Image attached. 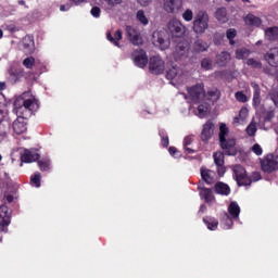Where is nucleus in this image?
Masks as SVG:
<instances>
[{"label": "nucleus", "instance_id": "1", "mask_svg": "<svg viewBox=\"0 0 278 278\" xmlns=\"http://www.w3.org/2000/svg\"><path fill=\"white\" fill-rule=\"evenodd\" d=\"M39 103L36 99H24L20 96L18 99L14 101V110L17 113V118L13 121L14 134L22 135L27 130L26 116L38 111Z\"/></svg>", "mask_w": 278, "mask_h": 278}, {"label": "nucleus", "instance_id": "2", "mask_svg": "<svg viewBox=\"0 0 278 278\" xmlns=\"http://www.w3.org/2000/svg\"><path fill=\"white\" fill-rule=\"evenodd\" d=\"M229 136V128L226 124L219 126V143L226 155H237L236 139L227 138Z\"/></svg>", "mask_w": 278, "mask_h": 278}, {"label": "nucleus", "instance_id": "3", "mask_svg": "<svg viewBox=\"0 0 278 278\" xmlns=\"http://www.w3.org/2000/svg\"><path fill=\"white\" fill-rule=\"evenodd\" d=\"M192 28L195 34H205L207 31V28H210V14L207 11H198V14L193 18Z\"/></svg>", "mask_w": 278, "mask_h": 278}, {"label": "nucleus", "instance_id": "4", "mask_svg": "<svg viewBox=\"0 0 278 278\" xmlns=\"http://www.w3.org/2000/svg\"><path fill=\"white\" fill-rule=\"evenodd\" d=\"M232 177L237 180V186H252V178L249 176V173L243 165H233Z\"/></svg>", "mask_w": 278, "mask_h": 278}, {"label": "nucleus", "instance_id": "5", "mask_svg": "<svg viewBox=\"0 0 278 278\" xmlns=\"http://www.w3.org/2000/svg\"><path fill=\"white\" fill-rule=\"evenodd\" d=\"M187 91L193 103H201L206 97L204 84H195L194 86H189Z\"/></svg>", "mask_w": 278, "mask_h": 278}, {"label": "nucleus", "instance_id": "6", "mask_svg": "<svg viewBox=\"0 0 278 278\" xmlns=\"http://www.w3.org/2000/svg\"><path fill=\"white\" fill-rule=\"evenodd\" d=\"M12 211L9 205H0V231L8 232V226L11 223Z\"/></svg>", "mask_w": 278, "mask_h": 278}, {"label": "nucleus", "instance_id": "7", "mask_svg": "<svg viewBox=\"0 0 278 278\" xmlns=\"http://www.w3.org/2000/svg\"><path fill=\"white\" fill-rule=\"evenodd\" d=\"M149 70L154 75L159 76L160 73L165 71V61L161 56H151L149 61Z\"/></svg>", "mask_w": 278, "mask_h": 278}, {"label": "nucleus", "instance_id": "8", "mask_svg": "<svg viewBox=\"0 0 278 278\" xmlns=\"http://www.w3.org/2000/svg\"><path fill=\"white\" fill-rule=\"evenodd\" d=\"M126 36L128 38V41H130V43H132L134 46H142V36L140 31H138V28H136L135 26H126Z\"/></svg>", "mask_w": 278, "mask_h": 278}, {"label": "nucleus", "instance_id": "9", "mask_svg": "<svg viewBox=\"0 0 278 278\" xmlns=\"http://www.w3.org/2000/svg\"><path fill=\"white\" fill-rule=\"evenodd\" d=\"M262 169L265 173H273L278 170V155H266V159L262 161Z\"/></svg>", "mask_w": 278, "mask_h": 278}, {"label": "nucleus", "instance_id": "10", "mask_svg": "<svg viewBox=\"0 0 278 278\" xmlns=\"http://www.w3.org/2000/svg\"><path fill=\"white\" fill-rule=\"evenodd\" d=\"M131 56L134 63L136 64V66H139V68H144L149 63L148 54L147 51H144V49L132 51Z\"/></svg>", "mask_w": 278, "mask_h": 278}, {"label": "nucleus", "instance_id": "11", "mask_svg": "<svg viewBox=\"0 0 278 278\" xmlns=\"http://www.w3.org/2000/svg\"><path fill=\"white\" fill-rule=\"evenodd\" d=\"M169 31L173 36L181 37L186 34V26H184L182 22H179V18H172L168 23Z\"/></svg>", "mask_w": 278, "mask_h": 278}, {"label": "nucleus", "instance_id": "12", "mask_svg": "<svg viewBox=\"0 0 278 278\" xmlns=\"http://www.w3.org/2000/svg\"><path fill=\"white\" fill-rule=\"evenodd\" d=\"M22 49L26 55L35 53V36L27 34L22 40Z\"/></svg>", "mask_w": 278, "mask_h": 278}, {"label": "nucleus", "instance_id": "13", "mask_svg": "<svg viewBox=\"0 0 278 278\" xmlns=\"http://www.w3.org/2000/svg\"><path fill=\"white\" fill-rule=\"evenodd\" d=\"M198 190H200V198H202L205 203H214L216 198L214 195L212 188H205L204 182H199Z\"/></svg>", "mask_w": 278, "mask_h": 278}, {"label": "nucleus", "instance_id": "14", "mask_svg": "<svg viewBox=\"0 0 278 278\" xmlns=\"http://www.w3.org/2000/svg\"><path fill=\"white\" fill-rule=\"evenodd\" d=\"M213 160L215 165L217 166L218 175H225L226 173V165H225V153L222 151H216L213 153Z\"/></svg>", "mask_w": 278, "mask_h": 278}, {"label": "nucleus", "instance_id": "15", "mask_svg": "<svg viewBox=\"0 0 278 278\" xmlns=\"http://www.w3.org/2000/svg\"><path fill=\"white\" fill-rule=\"evenodd\" d=\"M214 136V124L213 121H206V124L203 125L201 130V140L204 143H207L211 138Z\"/></svg>", "mask_w": 278, "mask_h": 278}, {"label": "nucleus", "instance_id": "16", "mask_svg": "<svg viewBox=\"0 0 278 278\" xmlns=\"http://www.w3.org/2000/svg\"><path fill=\"white\" fill-rule=\"evenodd\" d=\"M182 8V0H164L163 9L167 11V14H175L176 11Z\"/></svg>", "mask_w": 278, "mask_h": 278}, {"label": "nucleus", "instance_id": "17", "mask_svg": "<svg viewBox=\"0 0 278 278\" xmlns=\"http://www.w3.org/2000/svg\"><path fill=\"white\" fill-rule=\"evenodd\" d=\"M25 76V71L22 67H12L9 68V78L13 84H17L18 80H22Z\"/></svg>", "mask_w": 278, "mask_h": 278}, {"label": "nucleus", "instance_id": "18", "mask_svg": "<svg viewBox=\"0 0 278 278\" xmlns=\"http://www.w3.org/2000/svg\"><path fill=\"white\" fill-rule=\"evenodd\" d=\"M214 16L219 24H227L229 21V14L226 7H218L214 13Z\"/></svg>", "mask_w": 278, "mask_h": 278}, {"label": "nucleus", "instance_id": "19", "mask_svg": "<svg viewBox=\"0 0 278 278\" xmlns=\"http://www.w3.org/2000/svg\"><path fill=\"white\" fill-rule=\"evenodd\" d=\"M214 190L218 195H230L231 192V188L228 186V182H224L223 180L215 182Z\"/></svg>", "mask_w": 278, "mask_h": 278}, {"label": "nucleus", "instance_id": "20", "mask_svg": "<svg viewBox=\"0 0 278 278\" xmlns=\"http://www.w3.org/2000/svg\"><path fill=\"white\" fill-rule=\"evenodd\" d=\"M243 21L247 26L260 27L263 24V18L255 16L254 14H247V16L243 17Z\"/></svg>", "mask_w": 278, "mask_h": 278}, {"label": "nucleus", "instance_id": "21", "mask_svg": "<svg viewBox=\"0 0 278 278\" xmlns=\"http://www.w3.org/2000/svg\"><path fill=\"white\" fill-rule=\"evenodd\" d=\"M228 213L231 216V220H233V219L237 220L241 213V207H240L239 203H237L236 201H232L228 205Z\"/></svg>", "mask_w": 278, "mask_h": 278}, {"label": "nucleus", "instance_id": "22", "mask_svg": "<svg viewBox=\"0 0 278 278\" xmlns=\"http://www.w3.org/2000/svg\"><path fill=\"white\" fill-rule=\"evenodd\" d=\"M265 38H267V41H278V26L265 28Z\"/></svg>", "mask_w": 278, "mask_h": 278}, {"label": "nucleus", "instance_id": "23", "mask_svg": "<svg viewBox=\"0 0 278 278\" xmlns=\"http://www.w3.org/2000/svg\"><path fill=\"white\" fill-rule=\"evenodd\" d=\"M108 41H111V43H114V46L121 47L119 41L123 38V31L122 28H117V31H115L114 36H112L111 31H108L106 34Z\"/></svg>", "mask_w": 278, "mask_h": 278}, {"label": "nucleus", "instance_id": "24", "mask_svg": "<svg viewBox=\"0 0 278 278\" xmlns=\"http://www.w3.org/2000/svg\"><path fill=\"white\" fill-rule=\"evenodd\" d=\"M253 88V105H260L262 103V90L258 84H251Z\"/></svg>", "mask_w": 278, "mask_h": 278}, {"label": "nucleus", "instance_id": "25", "mask_svg": "<svg viewBox=\"0 0 278 278\" xmlns=\"http://www.w3.org/2000/svg\"><path fill=\"white\" fill-rule=\"evenodd\" d=\"M207 49H210V43H207V41H203V39H197L193 43V51L197 53L207 51Z\"/></svg>", "mask_w": 278, "mask_h": 278}, {"label": "nucleus", "instance_id": "26", "mask_svg": "<svg viewBox=\"0 0 278 278\" xmlns=\"http://www.w3.org/2000/svg\"><path fill=\"white\" fill-rule=\"evenodd\" d=\"M40 157L39 153H31V151H25L22 155H21V160L24 163H33L34 161H38Z\"/></svg>", "mask_w": 278, "mask_h": 278}, {"label": "nucleus", "instance_id": "27", "mask_svg": "<svg viewBox=\"0 0 278 278\" xmlns=\"http://www.w3.org/2000/svg\"><path fill=\"white\" fill-rule=\"evenodd\" d=\"M265 60L269 63V66L278 67V51L276 53L267 51L265 53Z\"/></svg>", "mask_w": 278, "mask_h": 278}, {"label": "nucleus", "instance_id": "28", "mask_svg": "<svg viewBox=\"0 0 278 278\" xmlns=\"http://www.w3.org/2000/svg\"><path fill=\"white\" fill-rule=\"evenodd\" d=\"M203 223H205L208 230H217L219 225V220H217V218L211 217V215H206L205 218H203Z\"/></svg>", "mask_w": 278, "mask_h": 278}, {"label": "nucleus", "instance_id": "29", "mask_svg": "<svg viewBox=\"0 0 278 278\" xmlns=\"http://www.w3.org/2000/svg\"><path fill=\"white\" fill-rule=\"evenodd\" d=\"M201 175L202 180L208 184V186H212V184L215 181L214 176H212V170L207 168H201Z\"/></svg>", "mask_w": 278, "mask_h": 278}, {"label": "nucleus", "instance_id": "30", "mask_svg": "<svg viewBox=\"0 0 278 278\" xmlns=\"http://www.w3.org/2000/svg\"><path fill=\"white\" fill-rule=\"evenodd\" d=\"M220 96L222 93L218 88H211V90L206 93V98H208V100L213 102L219 101Z\"/></svg>", "mask_w": 278, "mask_h": 278}, {"label": "nucleus", "instance_id": "31", "mask_svg": "<svg viewBox=\"0 0 278 278\" xmlns=\"http://www.w3.org/2000/svg\"><path fill=\"white\" fill-rule=\"evenodd\" d=\"M231 54L228 51H222L218 53L217 62L220 63L222 66H225V64L230 61Z\"/></svg>", "mask_w": 278, "mask_h": 278}, {"label": "nucleus", "instance_id": "32", "mask_svg": "<svg viewBox=\"0 0 278 278\" xmlns=\"http://www.w3.org/2000/svg\"><path fill=\"white\" fill-rule=\"evenodd\" d=\"M210 111V103H199L198 106V112H199V116L200 118H204L205 116H207V113Z\"/></svg>", "mask_w": 278, "mask_h": 278}, {"label": "nucleus", "instance_id": "33", "mask_svg": "<svg viewBox=\"0 0 278 278\" xmlns=\"http://www.w3.org/2000/svg\"><path fill=\"white\" fill-rule=\"evenodd\" d=\"M38 166L40 168V170H51V161L50 159H41L40 160V156L38 159Z\"/></svg>", "mask_w": 278, "mask_h": 278}, {"label": "nucleus", "instance_id": "34", "mask_svg": "<svg viewBox=\"0 0 278 278\" xmlns=\"http://www.w3.org/2000/svg\"><path fill=\"white\" fill-rule=\"evenodd\" d=\"M41 179H42L41 173L39 170H36V173H34V176H31L30 178V182L36 188H40Z\"/></svg>", "mask_w": 278, "mask_h": 278}, {"label": "nucleus", "instance_id": "35", "mask_svg": "<svg viewBox=\"0 0 278 278\" xmlns=\"http://www.w3.org/2000/svg\"><path fill=\"white\" fill-rule=\"evenodd\" d=\"M251 51L250 49L244 48V46L241 49L236 50V59L242 60L248 59V55H250Z\"/></svg>", "mask_w": 278, "mask_h": 278}, {"label": "nucleus", "instance_id": "36", "mask_svg": "<svg viewBox=\"0 0 278 278\" xmlns=\"http://www.w3.org/2000/svg\"><path fill=\"white\" fill-rule=\"evenodd\" d=\"M136 16H137L138 21H140V24H143V26H148L149 18H148V16H146L143 9H139V11H137V13H136Z\"/></svg>", "mask_w": 278, "mask_h": 278}, {"label": "nucleus", "instance_id": "37", "mask_svg": "<svg viewBox=\"0 0 278 278\" xmlns=\"http://www.w3.org/2000/svg\"><path fill=\"white\" fill-rule=\"evenodd\" d=\"M191 143H193L192 136H186L184 140L185 149L188 153H195L194 148H190Z\"/></svg>", "mask_w": 278, "mask_h": 278}, {"label": "nucleus", "instance_id": "38", "mask_svg": "<svg viewBox=\"0 0 278 278\" xmlns=\"http://www.w3.org/2000/svg\"><path fill=\"white\" fill-rule=\"evenodd\" d=\"M222 220L225 225V228H227V229L232 228L233 220H232V217H231L230 213H224Z\"/></svg>", "mask_w": 278, "mask_h": 278}, {"label": "nucleus", "instance_id": "39", "mask_svg": "<svg viewBox=\"0 0 278 278\" xmlns=\"http://www.w3.org/2000/svg\"><path fill=\"white\" fill-rule=\"evenodd\" d=\"M36 64V59L35 56H31V53L30 54H27V58L24 59L23 61V65L26 67V68H34Z\"/></svg>", "mask_w": 278, "mask_h": 278}, {"label": "nucleus", "instance_id": "40", "mask_svg": "<svg viewBox=\"0 0 278 278\" xmlns=\"http://www.w3.org/2000/svg\"><path fill=\"white\" fill-rule=\"evenodd\" d=\"M159 135L162 138L161 143H162L163 148H168V146H169V136H167L165 130H160Z\"/></svg>", "mask_w": 278, "mask_h": 278}, {"label": "nucleus", "instance_id": "41", "mask_svg": "<svg viewBox=\"0 0 278 278\" xmlns=\"http://www.w3.org/2000/svg\"><path fill=\"white\" fill-rule=\"evenodd\" d=\"M235 97L240 103H247L249 101L248 96L247 93H244V91H237L235 93Z\"/></svg>", "mask_w": 278, "mask_h": 278}, {"label": "nucleus", "instance_id": "42", "mask_svg": "<svg viewBox=\"0 0 278 278\" xmlns=\"http://www.w3.org/2000/svg\"><path fill=\"white\" fill-rule=\"evenodd\" d=\"M177 74H178L177 66H172V68H168L166 73V78H168V80H173L174 78H176Z\"/></svg>", "mask_w": 278, "mask_h": 278}, {"label": "nucleus", "instance_id": "43", "mask_svg": "<svg viewBox=\"0 0 278 278\" xmlns=\"http://www.w3.org/2000/svg\"><path fill=\"white\" fill-rule=\"evenodd\" d=\"M247 63L252 68H262V61H257L256 59H248Z\"/></svg>", "mask_w": 278, "mask_h": 278}, {"label": "nucleus", "instance_id": "44", "mask_svg": "<svg viewBox=\"0 0 278 278\" xmlns=\"http://www.w3.org/2000/svg\"><path fill=\"white\" fill-rule=\"evenodd\" d=\"M201 66L202 68H205V71H210L211 68H213L212 59H202Z\"/></svg>", "mask_w": 278, "mask_h": 278}, {"label": "nucleus", "instance_id": "45", "mask_svg": "<svg viewBox=\"0 0 278 278\" xmlns=\"http://www.w3.org/2000/svg\"><path fill=\"white\" fill-rule=\"evenodd\" d=\"M237 34V28H227L226 36L228 38L229 43H231L232 38H236Z\"/></svg>", "mask_w": 278, "mask_h": 278}, {"label": "nucleus", "instance_id": "46", "mask_svg": "<svg viewBox=\"0 0 278 278\" xmlns=\"http://www.w3.org/2000/svg\"><path fill=\"white\" fill-rule=\"evenodd\" d=\"M193 17H194V14L192 9H186V11H184L182 18H185V21H192Z\"/></svg>", "mask_w": 278, "mask_h": 278}, {"label": "nucleus", "instance_id": "47", "mask_svg": "<svg viewBox=\"0 0 278 278\" xmlns=\"http://www.w3.org/2000/svg\"><path fill=\"white\" fill-rule=\"evenodd\" d=\"M257 131V126L255 124H250L248 127H247V134L248 136H255Z\"/></svg>", "mask_w": 278, "mask_h": 278}, {"label": "nucleus", "instance_id": "48", "mask_svg": "<svg viewBox=\"0 0 278 278\" xmlns=\"http://www.w3.org/2000/svg\"><path fill=\"white\" fill-rule=\"evenodd\" d=\"M252 151L253 153H255L256 155H262L263 153V148L260 143H254V146H252Z\"/></svg>", "mask_w": 278, "mask_h": 278}, {"label": "nucleus", "instance_id": "49", "mask_svg": "<svg viewBox=\"0 0 278 278\" xmlns=\"http://www.w3.org/2000/svg\"><path fill=\"white\" fill-rule=\"evenodd\" d=\"M91 15L94 16L96 18H99L101 16V9H100V7H92Z\"/></svg>", "mask_w": 278, "mask_h": 278}, {"label": "nucleus", "instance_id": "50", "mask_svg": "<svg viewBox=\"0 0 278 278\" xmlns=\"http://www.w3.org/2000/svg\"><path fill=\"white\" fill-rule=\"evenodd\" d=\"M249 116V109L247 106H242L239 111V118H247Z\"/></svg>", "mask_w": 278, "mask_h": 278}, {"label": "nucleus", "instance_id": "51", "mask_svg": "<svg viewBox=\"0 0 278 278\" xmlns=\"http://www.w3.org/2000/svg\"><path fill=\"white\" fill-rule=\"evenodd\" d=\"M8 31L11 34H15L16 31H20V27L16 26L15 24H8L7 25Z\"/></svg>", "mask_w": 278, "mask_h": 278}, {"label": "nucleus", "instance_id": "52", "mask_svg": "<svg viewBox=\"0 0 278 278\" xmlns=\"http://www.w3.org/2000/svg\"><path fill=\"white\" fill-rule=\"evenodd\" d=\"M157 43L161 46V49H167L168 42L162 36H159Z\"/></svg>", "mask_w": 278, "mask_h": 278}, {"label": "nucleus", "instance_id": "53", "mask_svg": "<svg viewBox=\"0 0 278 278\" xmlns=\"http://www.w3.org/2000/svg\"><path fill=\"white\" fill-rule=\"evenodd\" d=\"M168 151L170 155H174V156L180 155L178 148H176V146H169Z\"/></svg>", "mask_w": 278, "mask_h": 278}, {"label": "nucleus", "instance_id": "54", "mask_svg": "<svg viewBox=\"0 0 278 278\" xmlns=\"http://www.w3.org/2000/svg\"><path fill=\"white\" fill-rule=\"evenodd\" d=\"M271 101H274L275 105L278 108V91H273L270 93Z\"/></svg>", "mask_w": 278, "mask_h": 278}, {"label": "nucleus", "instance_id": "55", "mask_svg": "<svg viewBox=\"0 0 278 278\" xmlns=\"http://www.w3.org/2000/svg\"><path fill=\"white\" fill-rule=\"evenodd\" d=\"M262 176L261 173H253L252 178H251V182L256 181V180H261Z\"/></svg>", "mask_w": 278, "mask_h": 278}, {"label": "nucleus", "instance_id": "56", "mask_svg": "<svg viewBox=\"0 0 278 278\" xmlns=\"http://www.w3.org/2000/svg\"><path fill=\"white\" fill-rule=\"evenodd\" d=\"M71 9V4H61L60 11H68Z\"/></svg>", "mask_w": 278, "mask_h": 278}, {"label": "nucleus", "instance_id": "57", "mask_svg": "<svg viewBox=\"0 0 278 278\" xmlns=\"http://www.w3.org/2000/svg\"><path fill=\"white\" fill-rule=\"evenodd\" d=\"M206 211H207V205L205 204L200 205L199 213H205Z\"/></svg>", "mask_w": 278, "mask_h": 278}, {"label": "nucleus", "instance_id": "58", "mask_svg": "<svg viewBox=\"0 0 278 278\" xmlns=\"http://www.w3.org/2000/svg\"><path fill=\"white\" fill-rule=\"evenodd\" d=\"M0 136L3 138L8 136V130H2V126H0Z\"/></svg>", "mask_w": 278, "mask_h": 278}, {"label": "nucleus", "instance_id": "59", "mask_svg": "<svg viewBox=\"0 0 278 278\" xmlns=\"http://www.w3.org/2000/svg\"><path fill=\"white\" fill-rule=\"evenodd\" d=\"M7 200H8V203H13L14 195L8 194Z\"/></svg>", "mask_w": 278, "mask_h": 278}, {"label": "nucleus", "instance_id": "60", "mask_svg": "<svg viewBox=\"0 0 278 278\" xmlns=\"http://www.w3.org/2000/svg\"><path fill=\"white\" fill-rule=\"evenodd\" d=\"M18 3L21 4V7H24V5H25V3H26V1H24V0H20V1H18Z\"/></svg>", "mask_w": 278, "mask_h": 278}, {"label": "nucleus", "instance_id": "61", "mask_svg": "<svg viewBox=\"0 0 278 278\" xmlns=\"http://www.w3.org/2000/svg\"><path fill=\"white\" fill-rule=\"evenodd\" d=\"M3 37V30H2V28H0V38H2Z\"/></svg>", "mask_w": 278, "mask_h": 278}, {"label": "nucleus", "instance_id": "62", "mask_svg": "<svg viewBox=\"0 0 278 278\" xmlns=\"http://www.w3.org/2000/svg\"><path fill=\"white\" fill-rule=\"evenodd\" d=\"M235 43H236L235 39H231L230 46H235Z\"/></svg>", "mask_w": 278, "mask_h": 278}, {"label": "nucleus", "instance_id": "63", "mask_svg": "<svg viewBox=\"0 0 278 278\" xmlns=\"http://www.w3.org/2000/svg\"><path fill=\"white\" fill-rule=\"evenodd\" d=\"M0 161H2V155H1V153H0Z\"/></svg>", "mask_w": 278, "mask_h": 278}, {"label": "nucleus", "instance_id": "64", "mask_svg": "<svg viewBox=\"0 0 278 278\" xmlns=\"http://www.w3.org/2000/svg\"><path fill=\"white\" fill-rule=\"evenodd\" d=\"M222 38H224V35H222Z\"/></svg>", "mask_w": 278, "mask_h": 278}]
</instances>
